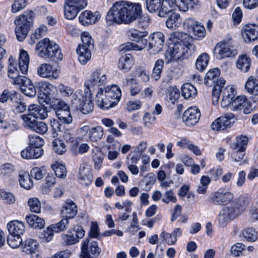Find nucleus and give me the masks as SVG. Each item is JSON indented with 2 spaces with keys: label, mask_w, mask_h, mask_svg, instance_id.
I'll return each mask as SVG.
<instances>
[{
  "label": "nucleus",
  "mask_w": 258,
  "mask_h": 258,
  "mask_svg": "<svg viewBox=\"0 0 258 258\" xmlns=\"http://www.w3.org/2000/svg\"><path fill=\"white\" fill-rule=\"evenodd\" d=\"M142 7L139 3L125 1L115 2L108 10L105 21L107 26L129 25L138 19V26L146 29L150 23L151 18L148 14L142 13Z\"/></svg>",
  "instance_id": "obj_1"
},
{
  "label": "nucleus",
  "mask_w": 258,
  "mask_h": 258,
  "mask_svg": "<svg viewBox=\"0 0 258 258\" xmlns=\"http://www.w3.org/2000/svg\"><path fill=\"white\" fill-rule=\"evenodd\" d=\"M169 39L170 43L166 52L168 63L188 58L196 50V46L191 43V38L186 33L174 32Z\"/></svg>",
  "instance_id": "obj_2"
},
{
  "label": "nucleus",
  "mask_w": 258,
  "mask_h": 258,
  "mask_svg": "<svg viewBox=\"0 0 258 258\" xmlns=\"http://www.w3.org/2000/svg\"><path fill=\"white\" fill-rule=\"evenodd\" d=\"M34 16L35 14L33 11L27 10L15 19V32L18 41H23L26 38L33 27Z\"/></svg>",
  "instance_id": "obj_3"
},
{
  "label": "nucleus",
  "mask_w": 258,
  "mask_h": 258,
  "mask_svg": "<svg viewBox=\"0 0 258 258\" xmlns=\"http://www.w3.org/2000/svg\"><path fill=\"white\" fill-rule=\"evenodd\" d=\"M35 50L37 55L43 58H49L57 61L62 59L63 55L57 44L47 38H44L37 44Z\"/></svg>",
  "instance_id": "obj_4"
},
{
  "label": "nucleus",
  "mask_w": 258,
  "mask_h": 258,
  "mask_svg": "<svg viewBox=\"0 0 258 258\" xmlns=\"http://www.w3.org/2000/svg\"><path fill=\"white\" fill-rule=\"evenodd\" d=\"M148 34L147 31H140L135 28H131L127 32V35L130 39L136 42H127L122 45L121 50L125 51L144 49L147 45V40L144 39Z\"/></svg>",
  "instance_id": "obj_5"
},
{
  "label": "nucleus",
  "mask_w": 258,
  "mask_h": 258,
  "mask_svg": "<svg viewBox=\"0 0 258 258\" xmlns=\"http://www.w3.org/2000/svg\"><path fill=\"white\" fill-rule=\"evenodd\" d=\"M81 40L82 43L78 46L77 52L79 61L81 64H85L91 58V51L94 47V41L88 32L82 33Z\"/></svg>",
  "instance_id": "obj_6"
},
{
  "label": "nucleus",
  "mask_w": 258,
  "mask_h": 258,
  "mask_svg": "<svg viewBox=\"0 0 258 258\" xmlns=\"http://www.w3.org/2000/svg\"><path fill=\"white\" fill-rule=\"evenodd\" d=\"M108 80L107 75L103 69H95L91 72L89 78L85 81V90L93 93L96 89L105 85Z\"/></svg>",
  "instance_id": "obj_7"
},
{
  "label": "nucleus",
  "mask_w": 258,
  "mask_h": 258,
  "mask_svg": "<svg viewBox=\"0 0 258 258\" xmlns=\"http://www.w3.org/2000/svg\"><path fill=\"white\" fill-rule=\"evenodd\" d=\"M38 101L40 103H51L57 95V88L48 82L41 81L38 83Z\"/></svg>",
  "instance_id": "obj_8"
},
{
  "label": "nucleus",
  "mask_w": 258,
  "mask_h": 258,
  "mask_svg": "<svg viewBox=\"0 0 258 258\" xmlns=\"http://www.w3.org/2000/svg\"><path fill=\"white\" fill-rule=\"evenodd\" d=\"M92 93L86 90L77 91L75 93V101L78 104V109L83 114H88L93 110L94 105L91 99Z\"/></svg>",
  "instance_id": "obj_9"
},
{
  "label": "nucleus",
  "mask_w": 258,
  "mask_h": 258,
  "mask_svg": "<svg viewBox=\"0 0 258 258\" xmlns=\"http://www.w3.org/2000/svg\"><path fill=\"white\" fill-rule=\"evenodd\" d=\"M233 200L234 195L232 192L220 188L211 194L209 202L214 205L225 206L231 203Z\"/></svg>",
  "instance_id": "obj_10"
},
{
  "label": "nucleus",
  "mask_w": 258,
  "mask_h": 258,
  "mask_svg": "<svg viewBox=\"0 0 258 258\" xmlns=\"http://www.w3.org/2000/svg\"><path fill=\"white\" fill-rule=\"evenodd\" d=\"M101 251L97 241L86 239L82 242L81 256V258H97Z\"/></svg>",
  "instance_id": "obj_11"
},
{
  "label": "nucleus",
  "mask_w": 258,
  "mask_h": 258,
  "mask_svg": "<svg viewBox=\"0 0 258 258\" xmlns=\"http://www.w3.org/2000/svg\"><path fill=\"white\" fill-rule=\"evenodd\" d=\"M239 215V211L237 209H234L229 206L223 208L217 217L219 226L221 227H225L230 221L234 220Z\"/></svg>",
  "instance_id": "obj_12"
},
{
  "label": "nucleus",
  "mask_w": 258,
  "mask_h": 258,
  "mask_svg": "<svg viewBox=\"0 0 258 258\" xmlns=\"http://www.w3.org/2000/svg\"><path fill=\"white\" fill-rule=\"evenodd\" d=\"M215 50L217 51V57L219 58L234 56L237 53V50L232 45L231 39L224 40L218 43L215 47Z\"/></svg>",
  "instance_id": "obj_13"
},
{
  "label": "nucleus",
  "mask_w": 258,
  "mask_h": 258,
  "mask_svg": "<svg viewBox=\"0 0 258 258\" xmlns=\"http://www.w3.org/2000/svg\"><path fill=\"white\" fill-rule=\"evenodd\" d=\"M236 120L234 114L226 113L216 119L211 124V127L213 131H220L231 127Z\"/></svg>",
  "instance_id": "obj_14"
},
{
  "label": "nucleus",
  "mask_w": 258,
  "mask_h": 258,
  "mask_svg": "<svg viewBox=\"0 0 258 258\" xmlns=\"http://www.w3.org/2000/svg\"><path fill=\"white\" fill-rule=\"evenodd\" d=\"M164 42L163 33L157 32L152 33L149 38L148 51L150 54H155L162 50Z\"/></svg>",
  "instance_id": "obj_15"
},
{
  "label": "nucleus",
  "mask_w": 258,
  "mask_h": 258,
  "mask_svg": "<svg viewBox=\"0 0 258 258\" xmlns=\"http://www.w3.org/2000/svg\"><path fill=\"white\" fill-rule=\"evenodd\" d=\"M84 235L85 231L83 228L77 225L70 229L68 234H63L62 238L66 245H71L77 243L79 239L83 238Z\"/></svg>",
  "instance_id": "obj_16"
},
{
  "label": "nucleus",
  "mask_w": 258,
  "mask_h": 258,
  "mask_svg": "<svg viewBox=\"0 0 258 258\" xmlns=\"http://www.w3.org/2000/svg\"><path fill=\"white\" fill-rule=\"evenodd\" d=\"M220 71L218 68L210 70L206 74L204 83L209 87L213 86L217 87H222L225 84V81L222 78H220Z\"/></svg>",
  "instance_id": "obj_17"
},
{
  "label": "nucleus",
  "mask_w": 258,
  "mask_h": 258,
  "mask_svg": "<svg viewBox=\"0 0 258 258\" xmlns=\"http://www.w3.org/2000/svg\"><path fill=\"white\" fill-rule=\"evenodd\" d=\"M200 116L198 108L190 107L184 111L182 116V121L187 126H193L198 122Z\"/></svg>",
  "instance_id": "obj_18"
},
{
  "label": "nucleus",
  "mask_w": 258,
  "mask_h": 258,
  "mask_svg": "<svg viewBox=\"0 0 258 258\" xmlns=\"http://www.w3.org/2000/svg\"><path fill=\"white\" fill-rule=\"evenodd\" d=\"M60 72L56 68L48 63H42L37 69V74L42 78L50 80L56 79Z\"/></svg>",
  "instance_id": "obj_19"
},
{
  "label": "nucleus",
  "mask_w": 258,
  "mask_h": 258,
  "mask_svg": "<svg viewBox=\"0 0 258 258\" xmlns=\"http://www.w3.org/2000/svg\"><path fill=\"white\" fill-rule=\"evenodd\" d=\"M16 84L21 87L22 92L26 95L33 97L36 94V90L31 80L26 77L18 78L16 82Z\"/></svg>",
  "instance_id": "obj_20"
},
{
  "label": "nucleus",
  "mask_w": 258,
  "mask_h": 258,
  "mask_svg": "<svg viewBox=\"0 0 258 258\" xmlns=\"http://www.w3.org/2000/svg\"><path fill=\"white\" fill-rule=\"evenodd\" d=\"M78 213V207L76 204L71 199L66 200L61 208V217L69 219L74 218Z\"/></svg>",
  "instance_id": "obj_21"
},
{
  "label": "nucleus",
  "mask_w": 258,
  "mask_h": 258,
  "mask_svg": "<svg viewBox=\"0 0 258 258\" xmlns=\"http://www.w3.org/2000/svg\"><path fill=\"white\" fill-rule=\"evenodd\" d=\"M244 40L246 42L253 41L258 39V25L248 24L244 25L241 30Z\"/></svg>",
  "instance_id": "obj_22"
},
{
  "label": "nucleus",
  "mask_w": 258,
  "mask_h": 258,
  "mask_svg": "<svg viewBox=\"0 0 258 258\" xmlns=\"http://www.w3.org/2000/svg\"><path fill=\"white\" fill-rule=\"evenodd\" d=\"M96 89L95 99L97 106L104 110L111 108V104L107 97L105 88L98 87Z\"/></svg>",
  "instance_id": "obj_23"
},
{
  "label": "nucleus",
  "mask_w": 258,
  "mask_h": 258,
  "mask_svg": "<svg viewBox=\"0 0 258 258\" xmlns=\"http://www.w3.org/2000/svg\"><path fill=\"white\" fill-rule=\"evenodd\" d=\"M222 87L220 89V93L222 97L221 105L222 108H227L230 102L234 98L236 92L232 86H227L226 87Z\"/></svg>",
  "instance_id": "obj_24"
},
{
  "label": "nucleus",
  "mask_w": 258,
  "mask_h": 258,
  "mask_svg": "<svg viewBox=\"0 0 258 258\" xmlns=\"http://www.w3.org/2000/svg\"><path fill=\"white\" fill-rule=\"evenodd\" d=\"M107 97L111 104V107L115 106L120 101L121 91L120 88L116 85L107 86L105 87Z\"/></svg>",
  "instance_id": "obj_25"
},
{
  "label": "nucleus",
  "mask_w": 258,
  "mask_h": 258,
  "mask_svg": "<svg viewBox=\"0 0 258 258\" xmlns=\"http://www.w3.org/2000/svg\"><path fill=\"white\" fill-rule=\"evenodd\" d=\"M79 179L81 184L88 185L93 181V175L91 168L85 164L80 165L79 169Z\"/></svg>",
  "instance_id": "obj_26"
},
{
  "label": "nucleus",
  "mask_w": 258,
  "mask_h": 258,
  "mask_svg": "<svg viewBox=\"0 0 258 258\" xmlns=\"http://www.w3.org/2000/svg\"><path fill=\"white\" fill-rule=\"evenodd\" d=\"M100 19L98 12L93 13L89 10H85L82 12L79 16V20L80 24L86 26L94 24Z\"/></svg>",
  "instance_id": "obj_27"
},
{
  "label": "nucleus",
  "mask_w": 258,
  "mask_h": 258,
  "mask_svg": "<svg viewBox=\"0 0 258 258\" xmlns=\"http://www.w3.org/2000/svg\"><path fill=\"white\" fill-rule=\"evenodd\" d=\"M28 110L30 115H32L33 117L36 119H44L48 116L47 108L43 105L31 104L29 106Z\"/></svg>",
  "instance_id": "obj_28"
},
{
  "label": "nucleus",
  "mask_w": 258,
  "mask_h": 258,
  "mask_svg": "<svg viewBox=\"0 0 258 258\" xmlns=\"http://www.w3.org/2000/svg\"><path fill=\"white\" fill-rule=\"evenodd\" d=\"M9 234L21 236L25 231L24 223L18 220H13L7 225Z\"/></svg>",
  "instance_id": "obj_29"
},
{
  "label": "nucleus",
  "mask_w": 258,
  "mask_h": 258,
  "mask_svg": "<svg viewBox=\"0 0 258 258\" xmlns=\"http://www.w3.org/2000/svg\"><path fill=\"white\" fill-rule=\"evenodd\" d=\"M30 57L28 52L24 50L20 51L18 65L20 71L23 74H26L29 69Z\"/></svg>",
  "instance_id": "obj_30"
},
{
  "label": "nucleus",
  "mask_w": 258,
  "mask_h": 258,
  "mask_svg": "<svg viewBox=\"0 0 258 258\" xmlns=\"http://www.w3.org/2000/svg\"><path fill=\"white\" fill-rule=\"evenodd\" d=\"M8 75L10 78L14 80V83L16 84V80L23 76L19 75V71L17 68V63L12 56L9 58Z\"/></svg>",
  "instance_id": "obj_31"
},
{
  "label": "nucleus",
  "mask_w": 258,
  "mask_h": 258,
  "mask_svg": "<svg viewBox=\"0 0 258 258\" xmlns=\"http://www.w3.org/2000/svg\"><path fill=\"white\" fill-rule=\"evenodd\" d=\"M134 64L133 57L130 54L121 56L118 61V68L124 72H128Z\"/></svg>",
  "instance_id": "obj_32"
},
{
  "label": "nucleus",
  "mask_w": 258,
  "mask_h": 258,
  "mask_svg": "<svg viewBox=\"0 0 258 258\" xmlns=\"http://www.w3.org/2000/svg\"><path fill=\"white\" fill-rule=\"evenodd\" d=\"M236 65V67L241 72L246 73L250 69L251 59L245 54L241 55L238 56Z\"/></svg>",
  "instance_id": "obj_33"
},
{
  "label": "nucleus",
  "mask_w": 258,
  "mask_h": 258,
  "mask_svg": "<svg viewBox=\"0 0 258 258\" xmlns=\"http://www.w3.org/2000/svg\"><path fill=\"white\" fill-rule=\"evenodd\" d=\"M247 103V100L244 96H239L230 102V104L226 108L233 111L241 110Z\"/></svg>",
  "instance_id": "obj_34"
},
{
  "label": "nucleus",
  "mask_w": 258,
  "mask_h": 258,
  "mask_svg": "<svg viewBox=\"0 0 258 258\" xmlns=\"http://www.w3.org/2000/svg\"><path fill=\"white\" fill-rule=\"evenodd\" d=\"M38 242L33 239H28L22 244L23 251L27 254L36 253L38 250Z\"/></svg>",
  "instance_id": "obj_35"
},
{
  "label": "nucleus",
  "mask_w": 258,
  "mask_h": 258,
  "mask_svg": "<svg viewBox=\"0 0 258 258\" xmlns=\"http://www.w3.org/2000/svg\"><path fill=\"white\" fill-rule=\"evenodd\" d=\"M25 219L30 227L35 228L41 229L45 225L44 219L35 215L26 216Z\"/></svg>",
  "instance_id": "obj_36"
},
{
  "label": "nucleus",
  "mask_w": 258,
  "mask_h": 258,
  "mask_svg": "<svg viewBox=\"0 0 258 258\" xmlns=\"http://www.w3.org/2000/svg\"><path fill=\"white\" fill-rule=\"evenodd\" d=\"M245 89L248 93L253 95H258V80L253 76H250L245 84Z\"/></svg>",
  "instance_id": "obj_37"
},
{
  "label": "nucleus",
  "mask_w": 258,
  "mask_h": 258,
  "mask_svg": "<svg viewBox=\"0 0 258 258\" xmlns=\"http://www.w3.org/2000/svg\"><path fill=\"white\" fill-rule=\"evenodd\" d=\"M248 142V139L247 136L241 135L236 138L235 141L231 144L230 147L233 150H245Z\"/></svg>",
  "instance_id": "obj_38"
},
{
  "label": "nucleus",
  "mask_w": 258,
  "mask_h": 258,
  "mask_svg": "<svg viewBox=\"0 0 258 258\" xmlns=\"http://www.w3.org/2000/svg\"><path fill=\"white\" fill-rule=\"evenodd\" d=\"M104 135L103 128L100 126L92 127L89 132L88 138L93 142H96L101 139Z\"/></svg>",
  "instance_id": "obj_39"
},
{
  "label": "nucleus",
  "mask_w": 258,
  "mask_h": 258,
  "mask_svg": "<svg viewBox=\"0 0 258 258\" xmlns=\"http://www.w3.org/2000/svg\"><path fill=\"white\" fill-rule=\"evenodd\" d=\"M245 150L236 149L231 152V157L234 162H239V165L247 163V159H245Z\"/></svg>",
  "instance_id": "obj_40"
},
{
  "label": "nucleus",
  "mask_w": 258,
  "mask_h": 258,
  "mask_svg": "<svg viewBox=\"0 0 258 258\" xmlns=\"http://www.w3.org/2000/svg\"><path fill=\"white\" fill-rule=\"evenodd\" d=\"M182 95L185 99L194 97L197 93L196 88L190 83L184 84L181 87Z\"/></svg>",
  "instance_id": "obj_41"
},
{
  "label": "nucleus",
  "mask_w": 258,
  "mask_h": 258,
  "mask_svg": "<svg viewBox=\"0 0 258 258\" xmlns=\"http://www.w3.org/2000/svg\"><path fill=\"white\" fill-rule=\"evenodd\" d=\"M248 203V198L244 195H241L238 198L235 200L233 204L230 206L233 209H237L239 211V215L241 214L244 208Z\"/></svg>",
  "instance_id": "obj_42"
},
{
  "label": "nucleus",
  "mask_w": 258,
  "mask_h": 258,
  "mask_svg": "<svg viewBox=\"0 0 258 258\" xmlns=\"http://www.w3.org/2000/svg\"><path fill=\"white\" fill-rule=\"evenodd\" d=\"M210 57L207 53H203L198 56L196 62V67L200 71L205 70L207 67Z\"/></svg>",
  "instance_id": "obj_43"
},
{
  "label": "nucleus",
  "mask_w": 258,
  "mask_h": 258,
  "mask_svg": "<svg viewBox=\"0 0 258 258\" xmlns=\"http://www.w3.org/2000/svg\"><path fill=\"white\" fill-rule=\"evenodd\" d=\"M19 180L21 186L25 189H29L33 186L32 180L28 172L20 174Z\"/></svg>",
  "instance_id": "obj_44"
},
{
  "label": "nucleus",
  "mask_w": 258,
  "mask_h": 258,
  "mask_svg": "<svg viewBox=\"0 0 258 258\" xmlns=\"http://www.w3.org/2000/svg\"><path fill=\"white\" fill-rule=\"evenodd\" d=\"M181 18L179 14L173 13L170 15L166 22V25L168 28L175 29L181 23Z\"/></svg>",
  "instance_id": "obj_45"
},
{
  "label": "nucleus",
  "mask_w": 258,
  "mask_h": 258,
  "mask_svg": "<svg viewBox=\"0 0 258 258\" xmlns=\"http://www.w3.org/2000/svg\"><path fill=\"white\" fill-rule=\"evenodd\" d=\"M64 17L68 20H73L77 16V14L80 11L77 8L73 7L72 5L69 6L64 2Z\"/></svg>",
  "instance_id": "obj_46"
},
{
  "label": "nucleus",
  "mask_w": 258,
  "mask_h": 258,
  "mask_svg": "<svg viewBox=\"0 0 258 258\" xmlns=\"http://www.w3.org/2000/svg\"><path fill=\"white\" fill-rule=\"evenodd\" d=\"M160 9L158 11V16L165 17L171 12L174 8L170 4L167 0H162Z\"/></svg>",
  "instance_id": "obj_47"
},
{
  "label": "nucleus",
  "mask_w": 258,
  "mask_h": 258,
  "mask_svg": "<svg viewBox=\"0 0 258 258\" xmlns=\"http://www.w3.org/2000/svg\"><path fill=\"white\" fill-rule=\"evenodd\" d=\"M56 116L60 121L62 123L69 124L72 122V117L71 115L70 108L56 113Z\"/></svg>",
  "instance_id": "obj_48"
},
{
  "label": "nucleus",
  "mask_w": 258,
  "mask_h": 258,
  "mask_svg": "<svg viewBox=\"0 0 258 258\" xmlns=\"http://www.w3.org/2000/svg\"><path fill=\"white\" fill-rule=\"evenodd\" d=\"M62 218V219L59 222L50 225L52 230L55 233L63 231L67 229V226L69 224V219L65 217Z\"/></svg>",
  "instance_id": "obj_49"
},
{
  "label": "nucleus",
  "mask_w": 258,
  "mask_h": 258,
  "mask_svg": "<svg viewBox=\"0 0 258 258\" xmlns=\"http://www.w3.org/2000/svg\"><path fill=\"white\" fill-rule=\"evenodd\" d=\"M51 167L57 177L60 178H64L66 177L67 171L64 165L56 162Z\"/></svg>",
  "instance_id": "obj_50"
},
{
  "label": "nucleus",
  "mask_w": 258,
  "mask_h": 258,
  "mask_svg": "<svg viewBox=\"0 0 258 258\" xmlns=\"http://www.w3.org/2000/svg\"><path fill=\"white\" fill-rule=\"evenodd\" d=\"M164 63V61L161 59L157 60L155 62L152 74V77L155 80H158L160 79L161 74L162 72Z\"/></svg>",
  "instance_id": "obj_51"
},
{
  "label": "nucleus",
  "mask_w": 258,
  "mask_h": 258,
  "mask_svg": "<svg viewBox=\"0 0 258 258\" xmlns=\"http://www.w3.org/2000/svg\"><path fill=\"white\" fill-rule=\"evenodd\" d=\"M48 105H49L55 111V113L58 112V111L63 110L64 109H68V108H69L64 101L57 99L56 97L54 98L53 101H51V103H48Z\"/></svg>",
  "instance_id": "obj_52"
},
{
  "label": "nucleus",
  "mask_w": 258,
  "mask_h": 258,
  "mask_svg": "<svg viewBox=\"0 0 258 258\" xmlns=\"http://www.w3.org/2000/svg\"><path fill=\"white\" fill-rule=\"evenodd\" d=\"M241 235L246 239L251 241H254L257 238V233L253 228H247L243 229Z\"/></svg>",
  "instance_id": "obj_53"
},
{
  "label": "nucleus",
  "mask_w": 258,
  "mask_h": 258,
  "mask_svg": "<svg viewBox=\"0 0 258 258\" xmlns=\"http://www.w3.org/2000/svg\"><path fill=\"white\" fill-rule=\"evenodd\" d=\"M52 145L53 151L58 155H62L67 151L66 145L61 140L55 139L52 142Z\"/></svg>",
  "instance_id": "obj_54"
},
{
  "label": "nucleus",
  "mask_w": 258,
  "mask_h": 258,
  "mask_svg": "<svg viewBox=\"0 0 258 258\" xmlns=\"http://www.w3.org/2000/svg\"><path fill=\"white\" fill-rule=\"evenodd\" d=\"M54 232L50 225L39 234V238L42 242H48L52 239Z\"/></svg>",
  "instance_id": "obj_55"
},
{
  "label": "nucleus",
  "mask_w": 258,
  "mask_h": 258,
  "mask_svg": "<svg viewBox=\"0 0 258 258\" xmlns=\"http://www.w3.org/2000/svg\"><path fill=\"white\" fill-rule=\"evenodd\" d=\"M18 94L17 92L12 93L9 90H5L0 95V102L5 103L10 100L12 103L16 101Z\"/></svg>",
  "instance_id": "obj_56"
},
{
  "label": "nucleus",
  "mask_w": 258,
  "mask_h": 258,
  "mask_svg": "<svg viewBox=\"0 0 258 258\" xmlns=\"http://www.w3.org/2000/svg\"><path fill=\"white\" fill-rule=\"evenodd\" d=\"M191 31L193 32L195 38L197 40L203 39L206 34L205 28L201 23L196 25Z\"/></svg>",
  "instance_id": "obj_57"
},
{
  "label": "nucleus",
  "mask_w": 258,
  "mask_h": 258,
  "mask_svg": "<svg viewBox=\"0 0 258 258\" xmlns=\"http://www.w3.org/2000/svg\"><path fill=\"white\" fill-rule=\"evenodd\" d=\"M127 85L130 86L131 95L132 96H136L141 91L142 88L139 85L136 80L134 78L127 79L126 80Z\"/></svg>",
  "instance_id": "obj_58"
},
{
  "label": "nucleus",
  "mask_w": 258,
  "mask_h": 258,
  "mask_svg": "<svg viewBox=\"0 0 258 258\" xmlns=\"http://www.w3.org/2000/svg\"><path fill=\"white\" fill-rule=\"evenodd\" d=\"M162 0H146L147 9L150 13L158 12L161 7Z\"/></svg>",
  "instance_id": "obj_59"
},
{
  "label": "nucleus",
  "mask_w": 258,
  "mask_h": 258,
  "mask_svg": "<svg viewBox=\"0 0 258 258\" xmlns=\"http://www.w3.org/2000/svg\"><path fill=\"white\" fill-rule=\"evenodd\" d=\"M7 242L9 246L13 248H18L22 243L21 236L9 234L7 239Z\"/></svg>",
  "instance_id": "obj_60"
},
{
  "label": "nucleus",
  "mask_w": 258,
  "mask_h": 258,
  "mask_svg": "<svg viewBox=\"0 0 258 258\" xmlns=\"http://www.w3.org/2000/svg\"><path fill=\"white\" fill-rule=\"evenodd\" d=\"M28 0H15L11 6V12L15 14L24 9L27 5Z\"/></svg>",
  "instance_id": "obj_61"
},
{
  "label": "nucleus",
  "mask_w": 258,
  "mask_h": 258,
  "mask_svg": "<svg viewBox=\"0 0 258 258\" xmlns=\"http://www.w3.org/2000/svg\"><path fill=\"white\" fill-rule=\"evenodd\" d=\"M28 205L31 212L36 213H39L41 212V203L37 198L29 199L28 201Z\"/></svg>",
  "instance_id": "obj_62"
},
{
  "label": "nucleus",
  "mask_w": 258,
  "mask_h": 258,
  "mask_svg": "<svg viewBox=\"0 0 258 258\" xmlns=\"http://www.w3.org/2000/svg\"><path fill=\"white\" fill-rule=\"evenodd\" d=\"M162 201L166 204L170 202L175 203L177 202V199L173 190L169 189L165 191L163 195Z\"/></svg>",
  "instance_id": "obj_63"
},
{
  "label": "nucleus",
  "mask_w": 258,
  "mask_h": 258,
  "mask_svg": "<svg viewBox=\"0 0 258 258\" xmlns=\"http://www.w3.org/2000/svg\"><path fill=\"white\" fill-rule=\"evenodd\" d=\"M21 118L24 121V125L30 130L34 127V125L37 121V119L33 118V115H30V112L21 115Z\"/></svg>",
  "instance_id": "obj_64"
}]
</instances>
